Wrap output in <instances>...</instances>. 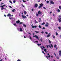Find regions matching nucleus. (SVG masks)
I'll return each mask as SVG.
<instances>
[{
    "label": "nucleus",
    "instance_id": "58836bf2",
    "mask_svg": "<svg viewBox=\"0 0 61 61\" xmlns=\"http://www.w3.org/2000/svg\"><path fill=\"white\" fill-rule=\"evenodd\" d=\"M49 43H51V41H50L49 40Z\"/></svg>",
    "mask_w": 61,
    "mask_h": 61
},
{
    "label": "nucleus",
    "instance_id": "f704fd0d",
    "mask_svg": "<svg viewBox=\"0 0 61 61\" xmlns=\"http://www.w3.org/2000/svg\"><path fill=\"white\" fill-rule=\"evenodd\" d=\"M43 8H44V9H46V7H43Z\"/></svg>",
    "mask_w": 61,
    "mask_h": 61
},
{
    "label": "nucleus",
    "instance_id": "4468645a",
    "mask_svg": "<svg viewBox=\"0 0 61 61\" xmlns=\"http://www.w3.org/2000/svg\"><path fill=\"white\" fill-rule=\"evenodd\" d=\"M13 25H14V26H17V25H16V24H15H15H13Z\"/></svg>",
    "mask_w": 61,
    "mask_h": 61
},
{
    "label": "nucleus",
    "instance_id": "a878e982",
    "mask_svg": "<svg viewBox=\"0 0 61 61\" xmlns=\"http://www.w3.org/2000/svg\"><path fill=\"white\" fill-rule=\"evenodd\" d=\"M45 22H43L42 24H41L42 25H45Z\"/></svg>",
    "mask_w": 61,
    "mask_h": 61
},
{
    "label": "nucleus",
    "instance_id": "7ed1b4c3",
    "mask_svg": "<svg viewBox=\"0 0 61 61\" xmlns=\"http://www.w3.org/2000/svg\"><path fill=\"white\" fill-rule=\"evenodd\" d=\"M50 2L51 4H52V5H54V4H55V3H54L53 2V1L51 0L50 1Z\"/></svg>",
    "mask_w": 61,
    "mask_h": 61
},
{
    "label": "nucleus",
    "instance_id": "72a5a7b5",
    "mask_svg": "<svg viewBox=\"0 0 61 61\" xmlns=\"http://www.w3.org/2000/svg\"><path fill=\"white\" fill-rule=\"evenodd\" d=\"M37 45L38 46H41V44H37Z\"/></svg>",
    "mask_w": 61,
    "mask_h": 61
},
{
    "label": "nucleus",
    "instance_id": "aec40b11",
    "mask_svg": "<svg viewBox=\"0 0 61 61\" xmlns=\"http://www.w3.org/2000/svg\"><path fill=\"white\" fill-rule=\"evenodd\" d=\"M40 39L41 42H42V37H41V38Z\"/></svg>",
    "mask_w": 61,
    "mask_h": 61
},
{
    "label": "nucleus",
    "instance_id": "bb28decb",
    "mask_svg": "<svg viewBox=\"0 0 61 61\" xmlns=\"http://www.w3.org/2000/svg\"><path fill=\"white\" fill-rule=\"evenodd\" d=\"M47 4H48V3H49V1H46Z\"/></svg>",
    "mask_w": 61,
    "mask_h": 61
},
{
    "label": "nucleus",
    "instance_id": "f03ea898",
    "mask_svg": "<svg viewBox=\"0 0 61 61\" xmlns=\"http://www.w3.org/2000/svg\"><path fill=\"white\" fill-rule=\"evenodd\" d=\"M43 5V4L42 3H41L40 5L38 7V8L39 9H40V8H41L42 7V6Z\"/></svg>",
    "mask_w": 61,
    "mask_h": 61
},
{
    "label": "nucleus",
    "instance_id": "bf43d9fd",
    "mask_svg": "<svg viewBox=\"0 0 61 61\" xmlns=\"http://www.w3.org/2000/svg\"><path fill=\"white\" fill-rule=\"evenodd\" d=\"M42 29H45V27H43L42 28Z\"/></svg>",
    "mask_w": 61,
    "mask_h": 61
},
{
    "label": "nucleus",
    "instance_id": "e433bc0d",
    "mask_svg": "<svg viewBox=\"0 0 61 61\" xmlns=\"http://www.w3.org/2000/svg\"><path fill=\"white\" fill-rule=\"evenodd\" d=\"M4 8H2L1 9V10H3V9H4Z\"/></svg>",
    "mask_w": 61,
    "mask_h": 61
},
{
    "label": "nucleus",
    "instance_id": "ddd939ff",
    "mask_svg": "<svg viewBox=\"0 0 61 61\" xmlns=\"http://www.w3.org/2000/svg\"><path fill=\"white\" fill-rule=\"evenodd\" d=\"M57 12H60V10H59V9H58L57 10Z\"/></svg>",
    "mask_w": 61,
    "mask_h": 61
},
{
    "label": "nucleus",
    "instance_id": "79ce46f5",
    "mask_svg": "<svg viewBox=\"0 0 61 61\" xmlns=\"http://www.w3.org/2000/svg\"><path fill=\"white\" fill-rule=\"evenodd\" d=\"M0 7H2V8H3V7H4V6H3V5H2Z\"/></svg>",
    "mask_w": 61,
    "mask_h": 61
},
{
    "label": "nucleus",
    "instance_id": "864d4df0",
    "mask_svg": "<svg viewBox=\"0 0 61 61\" xmlns=\"http://www.w3.org/2000/svg\"><path fill=\"white\" fill-rule=\"evenodd\" d=\"M61 17V15H60L59 16V18H60V17Z\"/></svg>",
    "mask_w": 61,
    "mask_h": 61
},
{
    "label": "nucleus",
    "instance_id": "338daca9",
    "mask_svg": "<svg viewBox=\"0 0 61 61\" xmlns=\"http://www.w3.org/2000/svg\"><path fill=\"white\" fill-rule=\"evenodd\" d=\"M46 24H47V25H48V23H47V22H46Z\"/></svg>",
    "mask_w": 61,
    "mask_h": 61
},
{
    "label": "nucleus",
    "instance_id": "6e6552de",
    "mask_svg": "<svg viewBox=\"0 0 61 61\" xmlns=\"http://www.w3.org/2000/svg\"><path fill=\"white\" fill-rule=\"evenodd\" d=\"M59 56H61V51H59Z\"/></svg>",
    "mask_w": 61,
    "mask_h": 61
},
{
    "label": "nucleus",
    "instance_id": "3c124183",
    "mask_svg": "<svg viewBox=\"0 0 61 61\" xmlns=\"http://www.w3.org/2000/svg\"><path fill=\"white\" fill-rule=\"evenodd\" d=\"M34 27L35 28H36V27H37V26H34Z\"/></svg>",
    "mask_w": 61,
    "mask_h": 61
},
{
    "label": "nucleus",
    "instance_id": "49530a36",
    "mask_svg": "<svg viewBox=\"0 0 61 61\" xmlns=\"http://www.w3.org/2000/svg\"><path fill=\"white\" fill-rule=\"evenodd\" d=\"M41 33L42 34H44V31H42L41 32Z\"/></svg>",
    "mask_w": 61,
    "mask_h": 61
},
{
    "label": "nucleus",
    "instance_id": "8fccbe9b",
    "mask_svg": "<svg viewBox=\"0 0 61 61\" xmlns=\"http://www.w3.org/2000/svg\"><path fill=\"white\" fill-rule=\"evenodd\" d=\"M30 38L31 40H32V38H31V37H30Z\"/></svg>",
    "mask_w": 61,
    "mask_h": 61
},
{
    "label": "nucleus",
    "instance_id": "37998d69",
    "mask_svg": "<svg viewBox=\"0 0 61 61\" xmlns=\"http://www.w3.org/2000/svg\"><path fill=\"white\" fill-rule=\"evenodd\" d=\"M59 9H61V6H59Z\"/></svg>",
    "mask_w": 61,
    "mask_h": 61
},
{
    "label": "nucleus",
    "instance_id": "e2e57ef3",
    "mask_svg": "<svg viewBox=\"0 0 61 61\" xmlns=\"http://www.w3.org/2000/svg\"><path fill=\"white\" fill-rule=\"evenodd\" d=\"M33 37H36V36H33Z\"/></svg>",
    "mask_w": 61,
    "mask_h": 61
},
{
    "label": "nucleus",
    "instance_id": "a19ab883",
    "mask_svg": "<svg viewBox=\"0 0 61 61\" xmlns=\"http://www.w3.org/2000/svg\"><path fill=\"white\" fill-rule=\"evenodd\" d=\"M45 33L46 34H48V33H47V32H45Z\"/></svg>",
    "mask_w": 61,
    "mask_h": 61
},
{
    "label": "nucleus",
    "instance_id": "de8ad7c7",
    "mask_svg": "<svg viewBox=\"0 0 61 61\" xmlns=\"http://www.w3.org/2000/svg\"><path fill=\"white\" fill-rule=\"evenodd\" d=\"M36 15L37 16H38V14H36Z\"/></svg>",
    "mask_w": 61,
    "mask_h": 61
},
{
    "label": "nucleus",
    "instance_id": "c9c22d12",
    "mask_svg": "<svg viewBox=\"0 0 61 61\" xmlns=\"http://www.w3.org/2000/svg\"><path fill=\"white\" fill-rule=\"evenodd\" d=\"M13 2L14 3H15V0L13 1Z\"/></svg>",
    "mask_w": 61,
    "mask_h": 61
},
{
    "label": "nucleus",
    "instance_id": "2f4dec72",
    "mask_svg": "<svg viewBox=\"0 0 61 61\" xmlns=\"http://www.w3.org/2000/svg\"><path fill=\"white\" fill-rule=\"evenodd\" d=\"M48 46L49 47H50V48H51V46L50 45H48Z\"/></svg>",
    "mask_w": 61,
    "mask_h": 61
},
{
    "label": "nucleus",
    "instance_id": "ea45409f",
    "mask_svg": "<svg viewBox=\"0 0 61 61\" xmlns=\"http://www.w3.org/2000/svg\"><path fill=\"white\" fill-rule=\"evenodd\" d=\"M56 36H57L58 35V33H57L56 32Z\"/></svg>",
    "mask_w": 61,
    "mask_h": 61
},
{
    "label": "nucleus",
    "instance_id": "393cba45",
    "mask_svg": "<svg viewBox=\"0 0 61 61\" xmlns=\"http://www.w3.org/2000/svg\"><path fill=\"white\" fill-rule=\"evenodd\" d=\"M58 28L60 29V30L61 29V27H58Z\"/></svg>",
    "mask_w": 61,
    "mask_h": 61
},
{
    "label": "nucleus",
    "instance_id": "cd10ccee",
    "mask_svg": "<svg viewBox=\"0 0 61 61\" xmlns=\"http://www.w3.org/2000/svg\"><path fill=\"white\" fill-rule=\"evenodd\" d=\"M53 38L54 39H55L56 38V37H55V36L54 35H53Z\"/></svg>",
    "mask_w": 61,
    "mask_h": 61
},
{
    "label": "nucleus",
    "instance_id": "680f3d73",
    "mask_svg": "<svg viewBox=\"0 0 61 61\" xmlns=\"http://www.w3.org/2000/svg\"><path fill=\"white\" fill-rule=\"evenodd\" d=\"M46 46H47V48H48V46L47 45Z\"/></svg>",
    "mask_w": 61,
    "mask_h": 61
},
{
    "label": "nucleus",
    "instance_id": "0eeeda50",
    "mask_svg": "<svg viewBox=\"0 0 61 61\" xmlns=\"http://www.w3.org/2000/svg\"><path fill=\"white\" fill-rule=\"evenodd\" d=\"M41 11H40L38 12V14H39V15H40V14H41L42 13V12H40Z\"/></svg>",
    "mask_w": 61,
    "mask_h": 61
},
{
    "label": "nucleus",
    "instance_id": "4c0bfd02",
    "mask_svg": "<svg viewBox=\"0 0 61 61\" xmlns=\"http://www.w3.org/2000/svg\"><path fill=\"white\" fill-rule=\"evenodd\" d=\"M51 56L50 55H49V56H48V58H49Z\"/></svg>",
    "mask_w": 61,
    "mask_h": 61
},
{
    "label": "nucleus",
    "instance_id": "c03bdc74",
    "mask_svg": "<svg viewBox=\"0 0 61 61\" xmlns=\"http://www.w3.org/2000/svg\"><path fill=\"white\" fill-rule=\"evenodd\" d=\"M35 22L36 23H38V22H37V21H36V20H35Z\"/></svg>",
    "mask_w": 61,
    "mask_h": 61
},
{
    "label": "nucleus",
    "instance_id": "dca6fc26",
    "mask_svg": "<svg viewBox=\"0 0 61 61\" xmlns=\"http://www.w3.org/2000/svg\"><path fill=\"white\" fill-rule=\"evenodd\" d=\"M38 6V5L37 4H36L35 5V6L36 7H37V6Z\"/></svg>",
    "mask_w": 61,
    "mask_h": 61
},
{
    "label": "nucleus",
    "instance_id": "0e129e2a",
    "mask_svg": "<svg viewBox=\"0 0 61 61\" xmlns=\"http://www.w3.org/2000/svg\"><path fill=\"white\" fill-rule=\"evenodd\" d=\"M3 6H5V5H3Z\"/></svg>",
    "mask_w": 61,
    "mask_h": 61
},
{
    "label": "nucleus",
    "instance_id": "f3484780",
    "mask_svg": "<svg viewBox=\"0 0 61 61\" xmlns=\"http://www.w3.org/2000/svg\"><path fill=\"white\" fill-rule=\"evenodd\" d=\"M26 18V16H23V18L25 19Z\"/></svg>",
    "mask_w": 61,
    "mask_h": 61
},
{
    "label": "nucleus",
    "instance_id": "c756f323",
    "mask_svg": "<svg viewBox=\"0 0 61 61\" xmlns=\"http://www.w3.org/2000/svg\"><path fill=\"white\" fill-rule=\"evenodd\" d=\"M39 27L40 28H41V26H40V25H39Z\"/></svg>",
    "mask_w": 61,
    "mask_h": 61
},
{
    "label": "nucleus",
    "instance_id": "39448f33",
    "mask_svg": "<svg viewBox=\"0 0 61 61\" xmlns=\"http://www.w3.org/2000/svg\"><path fill=\"white\" fill-rule=\"evenodd\" d=\"M35 36H36V39H38V40H39V38H38V36H37L36 35H35Z\"/></svg>",
    "mask_w": 61,
    "mask_h": 61
},
{
    "label": "nucleus",
    "instance_id": "9d476101",
    "mask_svg": "<svg viewBox=\"0 0 61 61\" xmlns=\"http://www.w3.org/2000/svg\"><path fill=\"white\" fill-rule=\"evenodd\" d=\"M20 23V21H19V20L16 21V23H17V24H18V23Z\"/></svg>",
    "mask_w": 61,
    "mask_h": 61
},
{
    "label": "nucleus",
    "instance_id": "f8f14e48",
    "mask_svg": "<svg viewBox=\"0 0 61 61\" xmlns=\"http://www.w3.org/2000/svg\"><path fill=\"white\" fill-rule=\"evenodd\" d=\"M23 27H24L25 28L26 27V25L25 24H23Z\"/></svg>",
    "mask_w": 61,
    "mask_h": 61
},
{
    "label": "nucleus",
    "instance_id": "5701e85b",
    "mask_svg": "<svg viewBox=\"0 0 61 61\" xmlns=\"http://www.w3.org/2000/svg\"><path fill=\"white\" fill-rule=\"evenodd\" d=\"M56 46H57V45H55L54 46V47L56 48Z\"/></svg>",
    "mask_w": 61,
    "mask_h": 61
},
{
    "label": "nucleus",
    "instance_id": "a211bd4d",
    "mask_svg": "<svg viewBox=\"0 0 61 61\" xmlns=\"http://www.w3.org/2000/svg\"><path fill=\"white\" fill-rule=\"evenodd\" d=\"M14 11H15V10L14 9H13V10H12V12H15Z\"/></svg>",
    "mask_w": 61,
    "mask_h": 61
},
{
    "label": "nucleus",
    "instance_id": "423d86ee",
    "mask_svg": "<svg viewBox=\"0 0 61 61\" xmlns=\"http://www.w3.org/2000/svg\"><path fill=\"white\" fill-rule=\"evenodd\" d=\"M50 33H49V34L47 36V37H49V36H50Z\"/></svg>",
    "mask_w": 61,
    "mask_h": 61
},
{
    "label": "nucleus",
    "instance_id": "f257e3e1",
    "mask_svg": "<svg viewBox=\"0 0 61 61\" xmlns=\"http://www.w3.org/2000/svg\"><path fill=\"white\" fill-rule=\"evenodd\" d=\"M17 29L18 30V31H20V32H23V29L22 28H20L19 29H18V28Z\"/></svg>",
    "mask_w": 61,
    "mask_h": 61
},
{
    "label": "nucleus",
    "instance_id": "774afa93",
    "mask_svg": "<svg viewBox=\"0 0 61 61\" xmlns=\"http://www.w3.org/2000/svg\"><path fill=\"white\" fill-rule=\"evenodd\" d=\"M56 50H57V47L56 49Z\"/></svg>",
    "mask_w": 61,
    "mask_h": 61
},
{
    "label": "nucleus",
    "instance_id": "13d9d810",
    "mask_svg": "<svg viewBox=\"0 0 61 61\" xmlns=\"http://www.w3.org/2000/svg\"><path fill=\"white\" fill-rule=\"evenodd\" d=\"M32 27L33 28H34V26H32Z\"/></svg>",
    "mask_w": 61,
    "mask_h": 61
},
{
    "label": "nucleus",
    "instance_id": "6ab92c4d",
    "mask_svg": "<svg viewBox=\"0 0 61 61\" xmlns=\"http://www.w3.org/2000/svg\"><path fill=\"white\" fill-rule=\"evenodd\" d=\"M35 32L37 33H39V31H35Z\"/></svg>",
    "mask_w": 61,
    "mask_h": 61
},
{
    "label": "nucleus",
    "instance_id": "2eb2a0df",
    "mask_svg": "<svg viewBox=\"0 0 61 61\" xmlns=\"http://www.w3.org/2000/svg\"><path fill=\"white\" fill-rule=\"evenodd\" d=\"M33 42H34V43H38V41H33Z\"/></svg>",
    "mask_w": 61,
    "mask_h": 61
},
{
    "label": "nucleus",
    "instance_id": "412c9836",
    "mask_svg": "<svg viewBox=\"0 0 61 61\" xmlns=\"http://www.w3.org/2000/svg\"><path fill=\"white\" fill-rule=\"evenodd\" d=\"M26 12L25 11H24V14L26 15Z\"/></svg>",
    "mask_w": 61,
    "mask_h": 61
},
{
    "label": "nucleus",
    "instance_id": "b1692460",
    "mask_svg": "<svg viewBox=\"0 0 61 61\" xmlns=\"http://www.w3.org/2000/svg\"><path fill=\"white\" fill-rule=\"evenodd\" d=\"M41 48L42 49V50H44V49H43V48H42V47L41 46Z\"/></svg>",
    "mask_w": 61,
    "mask_h": 61
},
{
    "label": "nucleus",
    "instance_id": "6e6d98bb",
    "mask_svg": "<svg viewBox=\"0 0 61 61\" xmlns=\"http://www.w3.org/2000/svg\"><path fill=\"white\" fill-rule=\"evenodd\" d=\"M9 7H10V8H12V7H11V6H10Z\"/></svg>",
    "mask_w": 61,
    "mask_h": 61
},
{
    "label": "nucleus",
    "instance_id": "1a4fd4ad",
    "mask_svg": "<svg viewBox=\"0 0 61 61\" xmlns=\"http://www.w3.org/2000/svg\"><path fill=\"white\" fill-rule=\"evenodd\" d=\"M11 16V15H10V14H9L7 15V16Z\"/></svg>",
    "mask_w": 61,
    "mask_h": 61
},
{
    "label": "nucleus",
    "instance_id": "4be33fe9",
    "mask_svg": "<svg viewBox=\"0 0 61 61\" xmlns=\"http://www.w3.org/2000/svg\"><path fill=\"white\" fill-rule=\"evenodd\" d=\"M45 26H46V27H47L48 26V25H47V24H46L45 25Z\"/></svg>",
    "mask_w": 61,
    "mask_h": 61
},
{
    "label": "nucleus",
    "instance_id": "7c9ffc66",
    "mask_svg": "<svg viewBox=\"0 0 61 61\" xmlns=\"http://www.w3.org/2000/svg\"><path fill=\"white\" fill-rule=\"evenodd\" d=\"M51 47H53V45L52 44H51Z\"/></svg>",
    "mask_w": 61,
    "mask_h": 61
},
{
    "label": "nucleus",
    "instance_id": "473e14b6",
    "mask_svg": "<svg viewBox=\"0 0 61 61\" xmlns=\"http://www.w3.org/2000/svg\"><path fill=\"white\" fill-rule=\"evenodd\" d=\"M44 51H45L46 52V49H45V50H44Z\"/></svg>",
    "mask_w": 61,
    "mask_h": 61
},
{
    "label": "nucleus",
    "instance_id": "9b49d317",
    "mask_svg": "<svg viewBox=\"0 0 61 61\" xmlns=\"http://www.w3.org/2000/svg\"><path fill=\"white\" fill-rule=\"evenodd\" d=\"M58 20L59 21V22L60 23V22H61V20L60 19V18H59L58 19Z\"/></svg>",
    "mask_w": 61,
    "mask_h": 61
},
{
    "label": "nucleus",
    "instance_id": "603ef678",
    "mask_svg": "<svg viewBox=\"0 0 61 61\" xmlns=\"http://www.w3.org/2000/svg\"><path fill=\"white\" fill-rule=\"evenodd\" d=\"M56 58H57V59H59V58L58 57H56Z\"/></svg>",
    "mask_w": 61,
    "mask_h": 61
},
{
    "label": "nucleus",
    "instance_id": "5fc2aeb1",
    "mask_svg": "<svg viewBox=\"0 0 61 61\" xmlns=\"http://www.w3.org/2000/svg\"><path fill=\"white\" fill-rule=\"evenodd\" d=\"M22 24V22H20V23H19V25H20V24Z\"/></svg>",
    "mask_w": 61,
    "mask_h": 61
},
{
    "label": "nucleus",
    "instance_id": "09e8293b",
    "mask_svg": "<svg viewBox=\"0 0 61 61\" xmlns=\"http://www.w3.org/2000/svg\"><path fill=\"white\" fill-rule=\"evenodd\" d=\"M54 55L55 56H56V53H54Z\"/></svg>",
    "mask_w": 61,
    "mask_h": 61
},
{
    "label": "nucleus",
    "instance_id": "052dcab7",
    "mask_svg": "<svg viewBox=\"0 0 61 61\" xmlns=\"http://www.w3.org/2000/svg\"><path fill=\"white\" fill-rule=\"evenodd\" d=\"M34 10V9H32L31 10L32 11H33Z\"/></svg>",
    "mask_w": 61,
    "mask_h": 61
},
{
    "label": "nucleus",
    "instance_id": "c85d7f7f",
    "mask_svg": "<svg viewBox=\"0 0 61 61\" xmlns=\"http://www.w3.org/2000/svg\"><path fill=\"white\" fill-rule=\"evenodd\" d=\"M9 2L11 4H12L13 3H12V1H11L10 0Z\"/></svg>",
    "mask_w": 61,
    "mask_h": 61
},
{
    "label": "nucleus",
    "instance_id": "20e7f679",
    "mask_svg": "<svg viewBox=\"0 0 61 61\" xmlns=\"http://www.w3.org/2000/svg\"><path fill=\"white\" fill-rule=\"evenodd\" d=\"M9 19H11V20H13V21H15V19H14V18H12V17H11V18H10V17L9 18Z\"/></svg>",
    "mask_w": 61,
    "mask_h": 61
},
{
    "label": "nucleus",
    "instance_id": "4d7b16f0",
    "mask_svg": "<svg viewBox=\"0 0 61 61\" xmlns=\"http://www.w3.org/2000/svg\"><path fill=\"white\" fill-rule=\"evenodd\" d=\"M42 47L43 48H45V47L44 46H42Z\"/></svg>",
    "mask_w": 61,
    "mask_h": 61
},
{
    "label": "nucleus",
    "instance_id": "a18cd8bd",
    "mask_svg": "<svg viewBox=\"0 0 61 61\" xmlns=\"http://www.w3.org/2000/svg\"><path fill=\"white\" fill-rule=\"evenodd\" d=\"M46 58H47V59H48V56H47L46 57Z\"/></svg>",
    "mask_w": 61,
    "mask_h": 61
},
{
    "label": "nucleus",
    "instance_id": "69168bd1",
    "mask_svg": "<svg viewBox=\"0 0 61 61\" xmlns=\"http://www.w3.org/2000/svg\"><path fill=\"white\" fill-rule=\"evenodd\" d=\"M23 2H25V1H24V0H23Z\"/></svg>",
    "mask_w": 61,
    "mask_h": 61
}]
</instances>
